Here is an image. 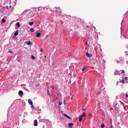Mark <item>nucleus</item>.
<instances>
[{
  "instance_id": "f257e3e1",
  "label": "nucleus",
  "mask_w": 128,
  "mask_h": 128,
  "mask_svg": "<svg viewBox=\"0 0 128 128\" xmlns=\"http://www.w3.org/2000/svg\"><path fill=\"white\" fill-rule=\"evenodd\" d=\"M51 12L52 13L55 14L56 16H60L61 17V18L65 21H68L70 19L72 20L71 18L72 17L70 16L66 15L64 14H62L59 7H55L51 11Z\"/></svg>"
},
{
  "instance_id": "f03ea898",
  "label": "nucleus",
  "mask_w": 128,
  "mask_h": 128,
  "mask_svg": "<svg viewBox=\"0 0 128 128\" xmlns=\"http://www.w3.org/2000/svg\"><path fill=\"white\" fill-rule=\"evenodd\" d=\"M71 19L73 22L72 24H71V23H70V24H72L74 26V27L75 28H77V27L79 26L80 25L78 20H79L74 17L72 18Z\"/></svg>"
},
{
  "instance_id": "7ed1b4c3",
  "label": "nucleus",
  "mask_w": 128,
  "mask_h": 128,
  "mask_svg": "<svg viewBox=\"0 0 128 128\" xmlns=\"http://www.w3.org/2000/svg\"><path fill=\"white\" fill-rule=\"evenodd\" d=\"M38 14H42L41 12H42V13L43 12V10H48L49 9V10H50V8H48L47 7H38Z\"/></svg>"
},
{
  "instance_id": "20e7f679",
  "label": "nucleus",
  "mask_w": 128,
  "mask_h": 128,
  "mask_svg": "<svg viewBox=\"0 0 128 128\" xmlns=\"http://www.w3.org/2000/svg\"><path fill=\"white\" fill-rule=\"evenodd\" d=\"M41 31L40 30H38L36 32V36L37 37H40L41 34Z\"/></svg>"
},
{
  "instance_id": "39448f33",
  "label": "nucleus",
  "mask_w": 128,
  "mask_h": 128,
  "mask_svg": "<svg viewBox=\"0 0 128 128\" xmlns=\"http://www.w3.org/2000/svg\"><path fill=\"white\" fill-rule=\"evenodd\" d=\"M35 14L33 10H32L28 14V15L30 18L32 17Z\"/></svg>"
},
{
  "instance_id": "423d86ee",
  "label": "nucleus",
  "mask_w": 128,
  "mask_h": 128,
  "mask_svg": "<svg viewBox=\"0 0 128 128\" xmlns=\"http://www.w3.org/2000/svg\"><path fill=\"white\" fill-rule=\"evenodd\" d=\"M33 11L34 12V13L35 14H38V12L39 11L38 8H34L33 10Z\"/></svg>"
},
{
  "instance_id": "0eeeda50",
  "label": "nucleus",
  "mask_w": 128,
  "mask_h": 128,
  "mask_svg": "<svg viewBox=\"0 0 128 128\" xmlns=\"http://www.w3.org/2000/svg\"><path fill=\"white\" fill-rule=\"evenodd\" d=\"M48 128H51V122H48L46 124Z\"/></svg>"
},
{
  "instance_id": "6e6552de",
  "label": "nucleus",
  "mask_w": 128,
  "mask_h": 128,
  "mask_svg": "<svg viewBox=\"0 0 128 128\" xmlns=\"http://www.w3.org/2000/svg\"><path fill=\"white\" fill-rule=\"evenodd\" d=\"M30 10L28 9V10H25L21 14V16H22L24 15V14H25L28 11H29Z\"/></svg>"
},
{
  "instance_id": "1a4fd4ad",
  "label": "nucleus",
  "mask_w": 128,
  "mask_h": 128,
  "mask_svg": "<svg viewBox=\"0 0 128 128\" xmlns=\"http://www.w3.org/2000/svg\"><path fill=\"white\" fill-rule=\"evenodd\" d=\"M28 102L29 104L30 105H32L33 104L32 102L30 99H28Z\"/></svg>"
},
{
  "instance_id": "9d476101",
  "label": "nucleus",
  "mask_w": 128,
  "mask_h": 128,
  "mask_svg": "<svg viewBox=\"0 0 128 128\" xmlns=\"http://www.w3.org/2000/svg\"><path fill=\"white\" fill-rule=\"evenodd\" d=\"M63 115L65 116L66 117V118H67L68 119H70V120H71V118L70 116H68L66 114H64Z\"/></svg>"
},
{
  "instance_id": "9b49d317",
  "label": "nucleus",
  "mask_w": 128,
  "mask_h": 128,
  "mask_svg": "<svg viewBox=\"0 0 128 128\" xmlns=\"http://www.w3.org/2000/svg\"><path fill=\"white\" fill-rule=\"evenodd\" d=\"M38 125V122L37 121V120H34V125L36 126H37Z\"/></svg>"
},
{
  "instance_id": "f8f14e48",
  "label": "nucleus",
  "mask_w": 128,
  "mask_h": 128,
  "mask_svg": "<svg viewBox=\"0 0 128 128\" xmlns=\"http://www.w3.org/2000/svg\"><path fill=\"white\" fill-rule=\"evenodd\" d=\"M73 123H69L68 124V126L70 128H72V126H73Z\"/></svg>"
},
{
  "instance_id": "ddd939ff",
  "label": "nucleus",
  "mask_w": 128,
  "mask_h": 128,
  "mask_svg": "<svg viewBox=\"0 0 128 128\" xmlns=\"http://www.w3.org/2000/svg\"><path fill=\"white\" fill-rule=\"evenodd\" d=\"M86 56L88 57H90L91 56V54L88 53L87 52H86Z\"/></svg>"
},
{
  "instance_id": "4468645a",
  "label": "nucleus",
  "mask_w": 128,
  "mask_h": 128,
  "mask_svg": "<svg viewBox=\"0 0 128 128\" xmlns=\"http://www.w3.org/2000/svg\"><path fill=\"white\" fill-rule=\"evenodd\" d=\"M18 30H16V32L14 33V35L15 36H16L18 35Z\"/></svg>"
},
{
  "instance_id": "2eb2a0df",
  "label": "nucleus",
  "mask_w": 128,
  "mask_h": 128,
  "mask_svg": "<svg viewBox=\"0 0 128 128\" xmlns=\"http://www.w3.org/2000/svg\"><path fill=\"white\" fill-rule=\"evenodd\" d=\"M82 116H79V118H78V121L79 122H80L81 121V120H82Z\"/></svg>"
},
{
  "instance_id": "dca6fc26",
  "label": "nucleus",
  "mask_w": 128,
  "mask_h": 128,
  "mask_svg": "<svg viewBox=\"0 0 128 128\" xmlns=\"http://www.w3.org/2000/svg\"><path fill=\"white\" fill-rule=\"evenodd\" d=\"M23 94V92L22 90H20L18 92V94L19 95H22Z\"/></svg>"
},
{
  "instance_id": "f3484780",
  "label": "nucleus",
  "mask_w": 128,
  "mask_h": 128,
  "mask_svg": "<svg viewBox=\"0 0 128 128\" xmlns=\"http://www.w3.org/2000/svg\"><path fill=\"white\" fill-rule=\"evenodd\" d=\"M16 25L18 27L20 26V23L19 22H17L16 24Z\"/></svg>"
},
{
  "instance_id": "a211bd4d",
  "label": "nucleus",
  "mask_w": 128,
  "mask_h": 128,
  "mask_svg": "<svg viewBox=\"0 0 128 128\" xmlns=\"http://www.w3.org/2000/svg\"><path fill=\"white\" fill-rule=\"evenodd\" d=\"M29 24L30 26H32L34 24V22H30Z\"/></svg>"
},
{
  "instance_id": "6ab92c4d",
  "label": "nucleus",
  "mask_w": 128,
  "mask_h": 128,
  "mask_svg": "<svg viewBox=\"0 0 128 128\" xmlns=\"http://www.w3.org/2000/svg\"><path fill=\"white\" fill-rule=\"evenodd\" d=\"M26 44L28 45H30L31 44V43L30 41H28Z\"/></svg>"
},
{
  "instance_id": "aec40b11",
  "label": "nucleus",
  "mask_w": 128,
  "mask_h": 128,
  "mask_svg": "<svg viewBox=\"0 0 128 128\" xmlns=\"http://www.w3.org/2000/svg\"><path fill=\"white\" fill-rule=\"evenodd\" d=\"M30 31L31 32H34V29L33 28H31L30 29Z\"/></svg>"
},
{
  "instance_id": "412c9836",
  "label": "nucleus",
  "mask_w": 128,
  "mask_h": 128,
  "mask_svg": "<svg viewBox=\"0 0 128 128\" xmlns=\"http://www.w3.org/2000/svg\"><path fill=\"white\" fill-rule=\"evenodd\" d=\"M32 59L33 60H34L35 58V57L33 56L32 55L31 56Z\"/></svg>"
},
{
  "instance_id": "4be33fe9",
  "label": "nucleus",
  "mask_w": 128,
  "mask_h": 128,
  "mask_svg": "<svg viewBox=\"0 0 128 128\" xmlns=\"http://www.w3.org/2000/svg\"><path fill=\"white\" fill-rule=\"evenodd\" d=\"M104 125L103 123H102L101 124V127L102 128H104Z\"/></svg>"
},
{
  "instance_id": "5701e85b",
  "label": "nucleus",
  "mask_w": 128,
  "mask_h": 128,
  "mask_svg": "<svg viewBox=\"0 0 128 128\" xmlns=\"http://www.w3.org/2000/svg\"><path fill=\"white\" fill-rule=\"evenodd\" d=\"M49 91L48 90H47V94H48V95L50 96H51V95H50V93L49 92Z\"/></svg>"
},
{
  "instance_id": "b1692460",
  "label": "nucleus",
  "mask_w": 128,
  "mask_h": 128,
  "mask_svg": "<svg viewBox=\"0 0 128 128\" xmlns=\"http://www.w3.org/2000/svg\"><path fill=\"white\" fill-rule=\"evenodd\" d=\"M2 23H4L6 22V20L4 18H3L2 19Z\"/></svg>"
},
{
  "instance_id": "393cba45",
  "label": "nucleus",
  "mask_w": 128,
  "mask_h": 128,
  "mask_svg": "<svg viewBox=\"0 0 128 128\" xmlns=\"http://www.w3.org/2000/svg\"><path fill=\"white\" fill-rule=\"evenodd\" d=\"M117 103H116V104L114 103L113 104V106H114L115 107H116V106H117Z\"/></svg>"
},
{
  "instance_id": "a878e982",
  "label": "nucleus",
  "mask_w": 128,
  "mask_h": 128,
  "mask_svg": "<svg viewBox=\"0 0 128 128\" xmlns=\"http://www.w3.org/2000/svg\"><path fill=\"white\" fill-rule=\"evenodd\" d=\"M115 110L116 111H118V110L119 108H118V107H115Z\"/></svg>"
},
{
  "instance_id": "bb28decb",
  "label": "nucleus",
  "mask_w": 128,
  "mask_h": 128,
  "mask_svg": "<svg viewBox=\"0 0 128 128\" xmlns=\"http://www.w3.org/2000/svg\"><path fill=\"white\" fill-rule=\"evenodd\" d=\"M86 116V114L85 113H84L82 115H81L82 117H84Z\"/></svg>"
},
{
  "instance_id": "cd10ccee",
  "label": "nucleus",
  "mask_w": 128,
  "mask_h": 128,
  "mask_svg": "<svg viewBox=\"0 0 128 128\" xmlns=\"http://www.w3.org/2000/svg\"><path fill=\"white\" fill-rule=\"evenodd\" d=\"M87 66H85L84 68L82 69V71H83L85 69L87 68Z\"/></svg>"
},
{
  "instance_id": "c85d7f7f",
  "label": "nucleus",
  "mask_w": 128,
  "mask_h": 128,
  "mask_svg": "<svg viewBox=\"0 0 128 128\" xmlns=\"http://www.w3.org/2000/svg\"><path fill=\"white\" fill-rule=\"evenodd\" d=\"M118 72H115L114 73V74L115 75H117L118 74Z\"/></svg>"
},
{
  "instance_id": "c756f323",
  "label": "nucleus",
  "mask_w": 128,
  "mask_h": 128,
  "mask_svg": "<svg viewBox=\"0 0 128 128\" xmlns=\"http://www.w3.org/2000/svg\"><path fill=\"white\" fill-rule=\"evenodd\" d=\"M124 53L126 56L128 55V52H125Z\"/></svg>"
},
{
  "instance_id": "7c9ffc66",
  "label": "nucleus",
  "mask_w": 128,
  "mask_h": 128,
  "mask_svg": "<svg viewBox=\"0 0 128 128\" xmlns=\"http://www.w3.org/2000/svg\"><path fill=\"white\" fill-rule=\"evenodd\" d=\"M43 10V12L44 13H45V12H46V10ZM48 10H49V9Z\"/></svg>"
},
{
  "instance_id": "2f4dec72",
  "label": "nucleus",
  "mask_w": 128,
  "mask_h": 128,
  "mask_svg": "<svg viewBox=\"0 0 128 128\" xmlns=\"http://www.w3.org/2000/svg\"><path fill=\"white\" fill-rule=\"evenodd\" d=\"M121 73H123V74H124V73H125V72H124V70H122V72H121Z\"/></svg>"
},
{
  "instance_id": "473e14b6",
  "label": "nucleus",
  "mask_w": 128,
  "mask_h": 128,
  "mask_svg": "<svg viewBox=\"0 0 128 128\" xmlns=\"http://www.w3.org/2000/svg\"><path fill=\"white\" fill-rule=\"evenodd\" d=\"M62 104V102H59L58 105H59L60 106V105H61Z\"/></svg>"
},
{
  "instance_id": "72a5a7b5",
  "label": "nucleus",
  "mask_w": 128,
  "mask_h": 128,
  "mask_svg": "<svg viewBox=\"0 0 128 128\" xmlns=\"http://www.w3.org/2000/svg\"><path fill=\"white\" fill-rule=\"evenodd\" d=\"M4 8H5V9H7L8 8V6H6L4 7Z\"/></svg>"
},
{
  "instance_id": "f704fd0d",
  "label": "nucleus",
  "mask_w": 128,
  "mask_h": 128,
  "mask_svg": "<svg viewBox=\"0 0 128 128\" xmlns=\"http://www.w3.org/2000/svg\"><path fill=\"white\" fill-rule=\"evenodd\" d=\"M8 52L9 53H12V51L10 50H9L8 51Z\"/></svg>"
},
{
  "instance_id": "c9c22d12",
  "label": "nucleus",
  "mask_w": 128,
  "mask_h": 128,
  "mask_svg": "<svg viewBox=\"0 0 128 128\" xmlns=\"http://www.w3.org/2000/svg\"><path fill=\"white\" fill-rule=\"evenodd\" d=\"M122 83L123 84H124V80L123 79H122Z\"/></svg>"
},
{
  "instance_id": "e433bc0d",
  "label": "nucleus",
  "mask_w": 128,
  "mask_h": 128,
  "mask_svg": "<svg viewBox=\"0 0 128 128\" xmlns=\"http://www.w3.org/2000/svg\"><path fill=\"white\" fill-rule=\"evenodd\" d=\"M64 104H66V102L65 100H64Z\"/></svg>"
},
{
  "instance_id": "4c0bfd02",
  "label": "nucleus",
  "mask_w": 128,
  "mask_h": 128,
  "mask_svg": "<svg viewBox=\"0 0 128 128\" xmlns=\"http://www.w3.org/2000/svg\"><path fill=\"white\" fill-rule=\"evenodd\" d=\"M124 79L125 80H126L128 79V78L126 77L124 78Z\"/></svg>"
},
{
  "instance_id": "58836bf2",
  "label": "nucleus",
  "mask_w": 128,
  "mask_h": 128,
  "mask_svg": "<svg viewBox=\"0 0 128 128\" xmlns=\"http://www.w3.org/2000/svg\"><path fill=\"white\" fill-rule=\"evenodd\" d=\"M116 62L118 63L120 62L119 60H116Z\"/></svg>"
},
{
  "instance_id": "ea45409f",
  "label": "nucleus",
  "mask_w": 128,
  "mask_h": 128,
  "mask_svg": "<svg viewBox=\"0 0 128 128\" xmlns=\"http://www.w3.org/2000/svg\"><path fill=\"white\" fill-rule=\"evenodd\" d=\"M40 51L41 52H43V50L42 49H40Z\"/></svg>"
},
{
  "instance_id": "a19ab883",
  "label": "nucleus",
  "mask_w": 128,
  "mask_h": 128,
  "mask_svg": "<svg viewBox=\"0 0 128 128\" xmlns=\"http://www.w3.org/2000/svg\"><path fill=\"white\" fill-rule=\"evenodd\" d=\"M70 96H73L72 95V93H71L70 92Z\"/></svg>"
},
{
  "instance_id": "79ce46f5",
  "label": "nucleus",
  "mask_w": 128,
  "mask_h": 128,
  "mask_svg": "<svg viewBox=\"0 0 128 128\" xmlns=\"http://www.w3.org/2000/svg\"><path fill=\"white\" fill-rule=\"evenodd\" d=\"M103 62H104V63H105L106 61L105 60H104V59L103 60Z\"/></svg>"
},
{
  "instance_id": "37998d69",
  "label": "nucleus",
  "mask_w": 128,
  "mask_h": 128,
  "mask_svg": "<svg viewBox=\"0 0 128 128\" xmlns=\"http://www.w3.org/2000/svg\"><path fill=\"white\" fill-rule=\"evenodd\" d=\"M126 97H128V95L126 93Z\"/></svg>"
},
{
  "instance_id": "c03bdc74",
  "label": "nucleus",
  "mask_w": 128,
  "mask_h": 128,
  "mask_svg": "<svg viewBox=\"0 0 128 128\" xmlns=\"http://www.w3.org/2000/svg\"><path fill=\"white\" fill-rule=\"evenodd\" d=\"M31 107L32 108H33L34 107V106H33L31 105Z\"/></svg>"
},
{
  "instance_id": "a18cd8bd",
  "label": "nucleus",
  "mask_w": 128,
  "mask_h": 128,
  "mask_svg": "<svg viewBox=\"0 0 128 128\" xmlns=\"http://www.w3.org/2000/svg\"><path fill=\"white\" fill-rule=\"evenodd\" d=\"M86 110L85 109H84L83 108H82V111H85Z\"/></svg>"
},
{
  "instance_id": "49530a36",
  "label": "nucleus",
  "mask_w": 128,
  "mask_h": 128,
  "mask_svg": "<svg viewBox=\"0 0 128 128\" xmlns=\"http://www.w3.org/2000/svg\"><path fill=\"white\" fill-rule=\"evenodd\" d=\"M110 128H113V126H110Z\"/></svg>"
},
{
  "instance_id": "de8ad7c7",
  "label": "nucleus",
  "mask_w": 128,
  "mask_h": 128,
  "mask_svg": "<svg viewBox=\"0 0 128 128\" xmlns=\"http://www.w3.org/2000/svg\"><path fill=\"white\" fill-rule=\"evenodd\" d=\"M87 42L86 41V44H85L86 46L87 45Z\"/></svg>"
},
{
  "instance_id": "09e8293b",
  "label": "nucleus",
  "mask_w": 128,
  "mask_h": 128,
  "mask_svg": "<svg viewBox=\"0 0 128 128\" xmlns=\"http://www.w3.org/2000/svg\"><path fill=\"white\" fill-rule=\"evenodd\" d=\"M48 35H46V36L45 37H46V38H47V37H48Z\"/></svg>"
},
{
  "instance_id": "8fccbe9b",
  "label": "nucleus",
  "mask_w": 128,
  "mask_h": 128,
  "mask_svg": "<svg viewBox=\"0 0 128 128\" xmlns=\"http://www.w3.org/2000/svg\"><path fill=\"white\" fill-rule=\"evenodd\" d=\"M11 6H12L11 5H10V6H9V8H11Z\"/></svg>"
},
{
  "instance_id": "3c124183",
  "label": "nucleus",
  "mask_w": 128,
  "mask_h": 128,
  "mask_svg": "<svg viewBox=\"0 0 128 128\" xmlns=\"http://www.w3.org/2000/svg\"><path fill=\"white\" fill-rule=\"evenodd\" d=\"M94 62V64H95V62Z\"/></svg>"
},
{
  "instance_id": "603ef678",
  "label": "nucleus",
  "mask_w": 128,
  "mask_h": 128,
  "mask_svg": "<svg viewBox=\"0 0 128 128\" xmlns=\"http://www.w3.org/2000/svg\"><path fill=\"white\" fill-rule=\"evenodd\" d=\"M85 98H86L87 96V95H86L85 96Z\"/></svg>"
},
{
  "instance_id": "864d4df0",
  "label": "nucleus",
  "mask_w": 128,
  "mask_h": 128,
  "mask_svg": "<svg viewBox=\"0 0 128 128\" xmlns=\"http://www.w3.org/2000/svg\"><path fill=\"white\" fill-rule=\"evenodd\" d=\"M46 56H44V58H46Z\"/></svg>"
},
{
  "instance_id": "5fc2aeb1",
  "label": "nucleus",
  "mask_w": 128,
  "mask_h": 128,
  "mask_svg": "<svg viewBox=\"0 0 128 128\" xmlns=\"http://www.w3.org/2000/svg\"><path fill=\"white\" fill-rule=\"evenodd\" d=\"M38 86L37 84L36 85V86Z\"/></svg>"
},
{
  "instance_id": "6e6d98bb",
  "label": "nucleus",
  "mask_w": 128,
  "mask_h": 128,
  "mask_svg": "<svg viewBox=\"0 0 128 128\" xmlns=\"http://www.w3.org/2000/svg\"><path fill=\"white\" fill-rule=\"evenodd\" d=\"M71 81L70 80V81H69V82L70 83L71 82Z\"/></svg>"
},
{
  "instance_id": "4d7b16f0",
  "label": "nucleus",
  "mask_w": 128,
  "mask_h": 128,
  "mask_svg": "<svg viewBox=\"0 0 128 128\" xmlns=\"http://www.w3.org/2000/svg\"><path fill=\"white\" fill-rule=\"evenodd\" d=\"M89 115V116H91V115H90V114Z\"/></svg>"
},
{
  "instance_id": "13d9d810",
  "label": "nucleus",
  "mask_w": 128,
  "mask_h": 128,
  "mask_svg": "<svg viewBox=\"0 0 128 128\" xmlns=\"http://www.w3.org/2000/svg\"><path fill=\"white\" fill-rule=\"evenodd\" d=\"M44 126H43L42 127L43 128H44Z\"/></svg>"
},
{
  "instance_id": "bf43d9fd",
  "label": "nucleus",
  "mask_w": 128,
  "mask_h": 128,
  "mask_svg": "<svg viewBox=\"0 0 128 128\" xmlns=\"http://www.w3.org/2000/svg\"><path fill=\"white\" fill-rule=\"evenodd\" d=\"M83 96H84V95H83Z\"/></svg>"
},
{
  "instance_id": "052dcab7",
  "label": "nucleus",
  "mask_w": 128,
  "mask_h": 128,
  "mask_svg": "<svg viewBox=\"0 0 128 128\" xmlns=\"http://www.w3.org/2000/svg\"><path fill=\"white\" fill-rule=\"evenodd\" d=\"M15 1H17V0H15Z\"/></svg>"
},
{
  "instance_id": "680f3d73",
  "label": "nucleus",
  "mask_w": 128,
  "mask_h": 128,
  "mask_svg": "<svg viewBox=\"0 0 128 128\" xmlns=\"http://www.w3.org/2000/svg\"><path fill=\"white\" fill-rule=\"evenodd\" d=\"M119 58V59H120V58Z\"/></svg>"
},
{
  "instance_id": "e2e57ef3",
  "label": "nucleus",
  "mask_w": 128,
  "mask_h": 128,
  "mask_svg": "<svg viewBox=\"0 0 128 128\" xmlns=\"http://www.w3.org/2000/svg\"><path fill=\"white\" fill-rule=\"evenodd\" d=\"M59 109H60V108H59Z\"/></svg>"
},
{
  "instance_id": "0e129e2a",
  "label": "nucleus",
  "mask_w": 128,
  "mask_h": 128,
  "mask_svg": "<svg viewBox=\"0 0 128 128\" xmlns=\"http://www.w3.org/2000/svg\"><path fill=\"white\" fill-rule=\"evenodd\" d=\"M122 22H121V24H122Z\"/></svg>"
},
{
  "instance_id": "69168bd1",
  "label": "nucleus",
  "mask_w": 128,
  "mask_h": 128,
  "mask_svg": "<svg viewBox=\"0 0 128 128\" xmlns=\"http://www.w3.org/2000/svg\"><path fill=\"white\" fill-rule=\"evenodd\" d=\"M88 46H89V44H88Z\"/></svg>"
},
{
  "instance_id": "338daca9",
  "label": "nucleus",
  "mask_w": 128,
  "mask_h": 128,
  "mask_svg": "<svg viewBox=\"0 0 128 128\" xmlns=\"http://www.w3.org/2000/svg\"><path fill=\"white\" fill-rule=\"evenodd\" d=\"M116 85L117 86L118 85V84H116Z\"/></svg>"
},
{
  "instance_id": "774afa93",
  "label": "nucleus",
  "mask_w": 128,
  "mask_h": 128,
  "mask_svg": "<svg viewBox=\"0 0 128 128\" xmlns=\"http://www.w3.org/2000/svg\"><path fill=\"white\" fill-rule=\"evenodd\" d=\"M38 118L39 119L40 118L39 117Z\"/></svg>"
}]
</instances>
